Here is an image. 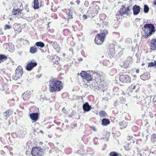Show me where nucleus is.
I'll return each mask as SVG.
<instances>
[{
  "mask_svg": "<svg viewBox=\"0 0 156 156\" xmlns=\"http://www.w3.org/2000/svg\"><path fill=\"white\" fill-rule=\"evenodd\" d=\"M49 83V90L51 93L59 91L63 89V83L56 78H52Z\"/></svg>",
  "mask_w": 156,
  "mask_h": 156,
  "instance_id": "1",
  "label": "nucleus"
},
{
  "mask_svg": "<svg viewBox=\"0 0 156 156\" xmlns=\"http://www.w3.org/2000/svg\"><path fill=\"white\" fill-rule=\"evenodd\" d=\"M156 30L153 24L151 23H146L144 26V37L145 38H147L150 37L154 34Z\"/></svg>",
  "mask_w": 156,
  "mask_h": 156,
  "instance_id": "2",
  "label": "nucleus"
},
{
  "mask_svg": "<svg viewBox=\"0 0 156 156\" xmlns=\"http://www.w3.org/2000/svg\"><path fill=\"white\" fill-rule=\"evenodd\" d=\"M131 6L128 5L126 7L125 5H122L120 9L117 12L116 16L117 20L122 19L124 14L127 15L130 14V13Z\"/></svg>",
  "mask_w": 156,
  "mask_h": 156,
  "instance_id": "3",
  "label": "nucleus"
},
{
  "mask_svg": "<svg viewBox=\"0 0 156 156\" xmlns=\"http://www.w3.org/2000/svg\"><path fill=\"white\" fill-rule=\"evenodd\" d=\"M108 33V31L104 30L101 31L99 34H97L94 39L95 43L98 45L101 44L104 41Z\"/></svg>",
  "mask_w": 156,
  "mask_h": 156,
  "instance_id": "4",
  "label": "nucleus"
},
{
  "mask_svg": "<svg viewBox=\"0 0 156 156\" xmlns=\"http://www.w3.org/2000/svg\"><path fill=\"white\" fill-rule=\"evenodd\" d=\"M99 7L96 4H92L88 9L87 14V16L90 17H94L96 16L98 12Z\"/></svg>",
  "mask_w": 156,
  "mask_h": 156,
  "instance_id": "5",
  "label": "nucleus"
},
{
  "mask_svg": "<svg viewBox=\"0 0 156 156\" xmlns=\"http://www.w3.org/2000/svg\"><path fill=\"white\" fill-rule=\"evenodd\" d=\"M93 79L95 81V85L98 87H101L104 86V82L101 79V75L97 73H94L92 75Z\"/></svg>",
  "mask_w": 156,
  "mask_h": 156,
  "instance_id": "6",
  "label": "nucleus"
},
{
  "mask_svg": "<svg viewBox=\"0 0 156 156\" xmlns=\"http://www.w3.org/2000/svg\"><path fill=\"white\" fill-rule=\"evenodd\" d=\"M31 153L32 156H43L44 154L43 149L37 146L32 148Z\"/></svg>",
  "mask_w": 156,
  "mask_h": 156,
  "instance_id": "7",
  "label": "nucleus"
},
{
  "mask_svg": "<svg viewBox=\"0 0 156 156\" xmlns=\"http://www.w3.org/2000/svg\"><path fill=\"white\" fill-rule=\"evenodd\" d=\"M23 74V70L21 66H19L16 69L15 74L13 76V79L17 80L22 77Z\"/></svg>",
  "mask_w": 156,
  "mask_h": 156,
  "instance_id": "8",
  "label": "nucleus"
},
{
  "mask_svg": "<svg viewBox=\"0 0 156 156\" xmlns=\"http://www.w3.org/2000/svg\"><path fill=\"white\" fill-rule=\"evenodd\" d=\"M80 75L84 81H87V82L90 83L93 80V77L91 75L84 71H82Z\"/></svg>",
  "mask_w": 156,
  "mask_h": 156,
  "instance_id": "9",
  "label": "nucleus"
},
{
  "mask_svg": "<svg viewBox=\"0 0 156 156\" xmlns=\"http://www.w3.org/2000/svg\"><path fill=\"white\" fill-rule=\"evenodd\" d=\"M119 81L124 83H129L131 82V77L128 75L122 74L119 77Z\"/></svg>",
  "mask_w": 156,
  "mask_h": 156,
  "instance_id": "10",
  "label": "nucleus"
},
{
  "mask_svg": "<svg viewBox=\"0 0 156 156\" xmlns=\"http://www.w3.org/2000/svg\"><path fill=\"white\" fill-rule=\"evenodd\" d=\"M37 65V63L34 60L29 61L25 67V69L28 71L32 70Z\"/></svg>",
  "mask_w": 156,
  "mask_h": 156,
  "instance_id": "11",
  "label": "nucleus"
},
{
  "mask_svg": "<svg viewBox=\"0 0 156 156\" xmlns=\"http://www.w3.org/2000/svg\"><path fill=\"white\" fill-rule=\"evenodd\" d=\"M20 8H14L12 11V14L13 16H18L21 14L23 10L22 4L21 3Z\"/></svg>",
  "mask_w": 156,
  "mask_h": 156,
  "instance_id": "12",
  "label": "nucleus"
},
{
  "mask_svg": "<svg viewBox=\"0 0 156 156\" xmlns=\"http://www.w3.org/2000/svg\"><path fill=\"white\" fill-rule=\"evenodd\" d=\"M132 57L130 56H129L124 62L123 64H120V66L121 67L127 69L129 67V63H132Z\"/></svg>",
  "mask_w": 156,
  "mask_h": 156,
  "instance_id": "13",
  "label": "nucleus"
},
{
  "mask_svg": "<svg viewBox=\"0 0 156 156\" xmlns=\"http://www.w3.org/2000/svg\"><path fill=\"white\" fill-rule=\"evenodd\" d=\"M13 113V111L11 109L7 110L4 112L3 113V116L5 117V119H7L10 117Z\"/></svg>",
  "mask_w": 156,
  "mask_h": 156,
  "instance_id": "14",
  "label": "nucleus"
},
{
  "mask_svg": "<svg viewBox=\"0 0 156 156\" xmlns=\"http://www.w3.org/2000/svg\"><path fill=\"white\" fill-rule=\"evenodd\" d=\"M113 47L110 48L108 52V55L110 58H112L114 57L115 53L114 45Z\"/></svg>",
  "mask_w": 156,
  "mask_h": 156,
  "instance_id": "15",
  "label": "nucleus"
},
{
  "mask_svg": "<svg viewBox=\"0 0 156 156\" xmlns=\"http://www.w3.org/2000/svg\"><path fill=\"white\" fill-rule=\"evenodd\" d=\"M30 117L31 119L33 120L34 122H36L38 119L39 114L38 113H34L30 114Z\"/></svg>",
  "mask_w": 156,
  "mask_h": 156,
  "instance_id": "16",
  "label": "nucleus"
},
{
  "mask_svg": "<svg viewBox=\"0 0 156 156\" xmlns=\"http://www.w3.org/2000/svg\"><path fill=\"white\" fill-rule=\"evenodd\" d=\"M150 77V74L147 72L144 73L140 76L141 79L144 80H148Z\"/></svg>",
  "mask_w": 156,
  "mask_h": 156,
  "instance_id": "17",
  "label": "nucleus"
},
{
  "mask_svg": "<svg viewBox=\"0 0 156 156\" xmlns=\"http://www.w3.org/2000/svg\"><path fill=\"white\" fill-rule=\"evenodd\" d=\"M133 9L134 15H137L140 12V6L135 5L133 6Z\"/></svg>",
  "mask_w": 156,
  "mask_h": 156,
  "instance_id": "18",
  "label": "nucleus"
},
{
  "mask_svg": "<svg viewBox=\"0 0 156 156\" xmlns=\"http://www.w3.org/2000/svg\"><path fill=\"white\" fill-rule=\"evenodd\" d=\"M150 48L153 50H156V38H153L151 40Z\"/></svg>",
  "mask_w": 156,
  "mask_h": 156,
  "instance_id": "19",
  "label": "nucleus"
},
{
  "mask_svg": "<svg viewBox=\"0 0 156 156\" xmlns=\"http://www.w3.org/2000/svg\"><path fill=\"white\" fill-rule=\"evenodd\" d=\"M140 85L139 83H137L136 85H134L133 84H131V86L128 87L127 89V90L130 92H132L134 90L136 87L137 88H139Z\"/></svg>",
  "mask_w": 156,
  "mask_h": 156,
  "instance_id": "20",
  "label": "nucleus"
},
{
  "mask_svg": "<svg viewBox=\"0 0 156 156\" xmlns=\"http://www.w3.org/2000/svg\"><path fill=\"white\" fill-rule=\"evenodd\" d=\"M83 108L85 112H88L91 109V106L89 105L88 103L87 102H86L83 105Z\"/></svg>",
  "mask_w": 156,
  "mask_h": 156,
  "instance_id": "21",
  "label": "nucleus"
},
{
  "mask_svg": "<svg viewBox=\"0 0 156 156\" xmlns=\"http://www.w3.org/2000/svg\"><path fill=\"white\" fill-rule=\"evenodd\" d=\"M52 46L56 50L59 51L60 50V47L59 44L56 42H52Z\"/></svg>",
  "mask_w": 156,
  "mask_h": 156,
  "instance_id": "22",
  "label": "nucleus"
},
{
  "mask_svg": "<svg viewBox=\"0 0 156 156\" xmlns=\"http://www.w3.org/2000/svg\"><path fill=\"white\" fill-rule=\"evenodd\" d=\"M66 12L68 15V20L73 18V13L72 11H71V9H69L68 10V11H67Z\"/></svg>",
  "mask_w": 156,
  "mask_h": 156,
  "instance_id": "23",
  "label": "nucleus"
},
{
  "mask_svg": "<svg viewBox=\"0 0 156 156\" xmlns=\"http://www.w3.org/2000/svg\"><path fill=\"white\" fill-rule=\"evenodd\" d=\"M8 57L4 54H0V63L4 62L7 59Z\"/></svg>",
  "mask_w": 156,
  "mask_h": 156,
  "instance_id": "24",
  "label": "nucleus"
},
{
  "mask_svg": "<svg viewBox=\"0 0 156 156\" xmlns=\"http://www.w3.org/2000/svg\"><path fill=\"white\" fill-rule=\"evenodd\" d=\"M23 98L24 100H27L30 98V94L28 92H25L23 95Z\"/></svg>",
  "mask_w": 156,
  "mask_h": 156,
  "instance_id": "25",
  "label": "nucleus"
},
{
  "mask_svg": "<svg viewBox=\"0 0 156 156\" xmlns=\"http://www.w3.org/2000/svg\"><path fill=\"white\" fill-rule=\"evenodd\" d=\"M13 27L15 31H20L21 30L20 26L17 23L14 24L13 25Z\"/></svg>",
  "mask_w": 156,
  "mask_h": 156,
  "instance_id": "26",
  "label": "nucleus"
},
{
  "mask_svg": "<svg viewBox=\"0 0 156 156\" xmlns=\"http://www.w3.org/2000/svg\"><path fill=\"white\" fill-rule=\"evenodd\" d=\"M37 50L36 47L35 46L31 47L30 48V52L32 54L35 53L37 52Z\"/></svg>",
  "mask_w": 156,
  "mask_h": 156,
  "instance_id": "27",
  "label": "nucleus"
},
{
  "mask_svg": "<svg viewBox=\"0 0 156 156\" xmlns=\"http://www.w3.org/2000/svg\"><path fill=\"white\" fill-rule=\"evenodd\" d=\"M34 6L33 8L35 9H38L39 7V3L38 0H34Z\"/></svg>",
  "mask_w": 156,
  "mask_h": 156,
  "instance_id": "28",
  "label": "nucleus"
},
{
  "mask_svg": "<svg viewBox=\"0 0 156 156\" xmlns=\"http://www.w3.org/2000/svg\"><path fill=\"white\" fill-rule=\"evenodd\" d=\"M110 121L108 119H104L102 120V124L104 126H107L109 124Z\"/></svg>",
  "mask_w": 156,
  "mask_h": 156,
  "instance_id": "29",
  "label": "nucleus"
},
{
  "mask_svg": "<svg viewBox=\"0 0 156 156\" xmlns=\"http://www.w3.org/2000/svg\"><path fill=\"white\" fill-rule=\"evenodd\" d=\"M35 45L37 46L40 47L41 48H42L44 46V43L41 41L37 42L35 44Z\"/></svg>",
  "mask_w": 156,
  "mask_h": 156,
  "instance_id": "30",
  "label": "nucleus"
},
{
  "mask_svg": "<svg viewBox=\"0 0 156 156\" xmlns=\"http://www.w3.org/2000/svg\"><path fill=\"white\" fill-rule=\"evenodd\" d=\"M99 114L100 117H105L107 115L105 111L102 110L99 112Z\"/></svg>",
  "mask_w": 156,
  "mask_h": 156,
  "instance_id": "31",
  "label": "nucleus"
},
{
  "mask_svg": "<svg viewBox=\"0 0 156 156\" xmlns=\"http://www.w3.org/2000/svg\"><path fill=\"white\" fill-rule=\"evenodd\" d=\"M117 73V70L116 69L112 68L110 71L109 74L111 76H113Z\"/></svg>",
  "mask_w": 156,
  "mask_h": 156,
  "instance_id": "32",
  "label": "nucleus"
},
{
  "mask_svg": "<svg viewBox=\"0 0 156 156\" xmlns=\"http://www.w3.org/2000/svg\"><path fill=\"white\" fill-rule=\"evenodd\" d=\"M151 141L153 143L156 141V133L153 134L151 136Z\"/></svg>",
  "mask_w": 156,
  "mask_h": 156,
  "instance_id": "33",
  "label": "nucleus"
},
{
  "mask_svg": "<svg viewBox=\"0 0 156 156\" xmlns=\"http://www.w3.org/2000/svg\"><path fill=\"white\" fill-rule=\"evenodd\" d=\"M109 155L110 156H119V155L121 156L120 154H119L117 152L115 151L110 152Z\"/></svg>",
  "mask_w": 156,
  "mask_h": 156,
  "instance_id": "34",
  "label": "nucleus"
},
{
  "mask_svg": "<svg viewBox=\"0 0 156 156\" xmlns=\"http://www.w3.org/2000/svg\"><path fill=\"white\" fill-rule=\"evenodd\" d=\"M149 8L147 5H145L144 6V12L145 13H147L149 11Z\"/></svg>",
  "mask_w": 156,
  "mask_h": 156,
  "instance_id": "35",
  "label": "nucleus"
},
{
  "mask_svg": "<svg viewBox=\"0 0 156 156\" xmlns=\"http://www.w3.org/2000/svg\"><path fill=\"white\" fill-rule=\"evenodd\" d=\"M156 63V61H155L154 62H151L148 63V67H153L155 66Z\"/></svg>",
  "mask_w": 156,
  "mask_h": 156,
  "instance_id": "36",
  "label": "nucleus"
},
{
  "mask_svg": "<svg viewBox=\"0 0 156 156\" xmlns=\"http://www.w3.org/2000/svg\"><path fill=\"white\" fill-rule=\"evenodd\" d=\"M11 28V26H10V25L6 24L4 26V30H6L8 29H10Z\"/></svg>",
  "mask_w": 156,
  "mask_h": 156,
  "instance_id": "37",
  "label": "nucleus"
},
{
  "mask_svg": "<svg viewBox=\"0 0 156 156\" xmlns=\"http://www.w3.org/2000/svg\"><path fill=\"white\" fill-rule=\"evenodd\" d=\"M124 122H119V124L120 126H123V127H126V125L124 123Z\"/></svg>",
  "mask_w": 156,
  "mask_h": 156,
  "instance_id": "38",
  "label": "nucleus"
},
{
  "mask_svg": "<svg viewBox=\"0 0 156 156\" xmlns=\"http://www.w3.org/2000/svg\"><path fill=\"white\" fill-rule=\"evenodd\" d=\"M90 128L92 129V130H93L94 131H95L96 130V128L94 126H90Z\"/></svg>",
  "mask_w": 156,
  "mask_h": 156,
  "instance_id": "39",
  "label": "nucleus"
},
{
  "mask_svg": "<svg viewBox=\"0 0 156 156\" xmlns=\"http://www.w3.org/2000/svg\"><path fill=\"white\" fill-rule=\"evenodd\" d=\"M132 139V137L131 136H128L127 137V139L128 140H130Z\"/></svg>",
  "mask_w": 156,
  "mask_h": 156,
  "instance_id": "40",
  "label": "nucleus"
},
{
  "mask_svg": "<svg viewBox=\"0 0 156 156\" xmlns=\"http://www.w3.org/2000/svg\"><path fill=\"white\" fill-rule=\"evenodd\" d=\"M83 19H84V20L87 19V15H84L83 16Z\"/></svg>",
  "mask_w": 156,
  "mask_h": 156,
  "instance_id": "41",
  "label": "nucleus"
},
{
  "mask_svg": "<svg viewBox=\"0 0 156 156\" xmlns=\"http://www.w3.org/2000/svg\"><path fill=\"white\" fill-rule=\"evenodd\" d=\"M53 64H55L56 65H59V62H58V61H56L54 62Z\"/></svg>",
  "mask_w": 156,
  "mask_h": 156,
  "instance_id": "42",
  "label": "nucleus"
},
{
  "mask_svg": "<svg viewBox=\"0 0 156 156\" xmlns=\"http://www.w3.org/2000/svg\"><path fill=\"white\" fill-rule=\"evenodd\" d=\"M76 2L77 3V4L79 5L80 3V0H77L76 1Z\"/></svg>",
  "mask_w": 156,
  "mask_h": 156,
  "instance_id": "43",
  "label": "nucleus"
},
{
  "mask_svg": "<svg viewBox=\"0 0 156 156\" xmlns=\"http://www.w3.org/2000/svg\"><path fill=\"white\" fill-rule=\"evenodd\" d=\"M4 33L3 31L1 30H0V34L2 35Z\"/></svg>",
  "mask_w": 156,
  "mask_h": 156,
  "instance_id": "44",
  "label": "nucleus"
},
{
  "mask_svg": "<svg viewBox=\"0 0 156 156\" xmlns=\"http://www.w3.org/2000/svg\"><path fill=\"white\" fill-rule=\"evenodd\" d=\"M52 58H51L52 59H53L54 58V57L55 58V57H58V56L57 55H54V56H52L51 57Z\"/></svg>",
  "mask_w": 156,
  "mask_h": 156,
  "instance_id": "45",
  "label": "nucleus"
},
{
  "mask_svg": "<svg viewBox=\"0 0 156 156\" xmlns=\"http://www.w3.org/2000/svg\"><path fill=\"white\" fill-rule=\"evenodd\" d=\"M136 73H138L139 72V69H137L136 70Z\"/></svg>",
  "mask_w": 156,
  "mask_h": 156,
  "instance_id": "46",
  "label": "nucleus"
},
{
  "mask_svg": "<svg viewBox=\"0 0 156 156\" xmlns=\"http://www.w3.org/2000/svg\"><path fill=\"white\" fill-rule=\"evenodd\" d=\"M70 4L71 5H73L74 4V3L72 2H70Z\"/></svg>",
  "mask_w": 156,
  "mask_h": 156,
  "instance_id": "47",
  "label": "nucleus"
},
{
  "mask_svg": "<svg viewBox=\"0 0 156 156\" xmlns=\"http://www.w3.org/2000/svg\"><path fill=\"white\" fill-rule=\"evenodd\" d=\"M26 10L27 11V12H29V9L28 8H26Z\"/></svg>",
  "mask_w": 156,
  "mask_h": 156,
  "instance_id": "48",
  "label": "nucleus"
},
{
  "mask_svg": "<svg viewBox=\"0 0 156 156\" xmlns=\"http://www.w3.org/2000/svg\"><path fill=\"white\" fill-rule=\"evenodd\" d=\"M137 77V76L136 75H135L133 76V78H136Z\"/></svg>",
  "mask_w": 156,
  "mask_h": 156,
  "instance_id": "49",
  "label": "nucleus"
},
{
  "mask_svg": "<svg viewBox=\"0 0 156 156\" xmlns=\"http://www.w3.org/2000/svg\"><path fill=\"white\" fill-rule=\"evenodd\" d=\"M154 4L155 5H156V0L154 2Z\"/></svg>",
  "mask_w": 156,
  "mask_h": 156,
  "instance_id": "50",
  "label": "nucleus"
},
{
  "mask_svg": "<svg viewBox=\"0 0 156 156\" xmlns=\"http://www.w3.org/2000/svg\"><path fill=\"white\" fill-rule=\"evenodd\" d=\"M40 144L42 145L43 144V143L42 142H40Z\"/></svg>",
  "mask_w": 156,
  "mask_h": 156,
  "instance_id": "51",
  "label": "nucleus"
},
{
  "mask_svg": "<svg viewBox=\"0 0 156 156\" xmlns=\"http://www.w3.org/2000/svg\"><path fill=\"white\" fill-rule=\"evenodd\" d=\"M48 136L49 137H51V136H49V135H48Z\"/></svg>",
  "mask_w": 156,
  "mask_h": 156,
  "instance_id": "52",
  "label": "nucleus"
},
{
  "mask_svg": "<svg viewBox=\"0 0 156 156\" xmlns=\"http://www.w3.org/2000/svg\"><path fill=\"white\" fill-rule=\"evenodd\" d=\"M48 136L49 137H51V136H49V135H48Z\"/></svg>",
  "mask_w": 156,
  "mask_h": 156,
  "instance_id": "53",
  "label": "nucleus"
},
{
  "mask_svg": "<svg viewBox=\"0 0 156 156\" xmlns=\"http://www.w3.org/2000/svg\"><path fill=\"white\" fill-rule=\"evenodd\" d=\"M127 145H129V143H127Z\"/></svg>",
  "mask_w": 156,
  "mask_h": 156,
  "instance_id": "54",
  "label": "nucleus"
},
{
  "mask_svg": "<svg viewBox=\"0 0 156 156\" xmlns=\"http://www.w3.org/2000/svg\"><path fill=\"white\" fill-rule=\"evenodd\" d=\"M127 149V150H129L130 149V148H128V149Z\"/></svg>",
  "mask_w": 156,
  "mask_h": 156,
  "instance_id": "55",
  "label": "nucleus"
},
{
  "mask_svg": "<svg viewBox=\"0 0 156 156\" xmlns=\"http://www.w3.org/2000/svg\"><path fill=\"white\" fill-rule=\"evenodd\" d=\"M5 85L6 86V87H7V85Z\"/></svg>",
  "mask_w": 156,
  "mask_h": 156,
  "instance_id": "56",
  "label": "nucleus"
},
{
  "mask_svg": "<svg viewBox=\"0 0 156 156\" xmlns=\"http://www.w3.org/2000/svg\"><path fill=\"white\" fill-rule=\"evenodd\" d=\"M65 10H66V9H65ZM67 11V10H66V12Z\"/></svg>",
  "mask_w": 156,
  "mask_h": 156,
  "instance_id": "57",
  "label": "nucleus"
}]
</instances>
